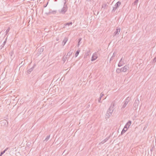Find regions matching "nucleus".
I'll return each instance as SVG.
<instances>
[{"label": "nucleus", "instance_id": "b1692460", "mask_svg": "<svg viewBox=\"0 0 156 156\" xmlns=\"http://www.w3.org/2000/svg\"><path fill=\"white\" fill-rule=\"evenodd\" d=\"M116 72L117 73H119L120 72H122L121 70V69L118 68L116 70Z\"/></svg>", "mask_w": 156, "mask_h": 156}, {"label": "nucleus", "instance_id": "a18cd8bd", "mask_svg": "<svg viewBox=\"0 0 156 156\" xmlns=\"http://www.w3.org/2000/svg\"><path fill=\"white\" fill-rule=\"evenodd\" d=\"M58 39L57 38V41H58Z\"/></svg>", "mask_w": 156, "mask_h": 156}, {"label": "nucleus", "instance_id": "ea45409f", "mask_svg": "<svg viewBox=\"0 0 156 156\" xmlns=\"http://www.w3.org/2000/svg\"><path fill=\"white\" fill-rule=\"evenodd\" d=\"M6 42V41H4V42L3 43V46H2V47H3L4 46V45L5 44Z\"/></svg>", "mask_w": 156, "mask_h": 156}, {"label": "nucleus", "instance_id": "f704fd0d", "mask_svg": "<svg viewBox=\"0 0 156 156\" xmlns=\"http://www.w3.org/2000/svg\"><path fill=\"white\" fill-rule=\"evenodd\" d=\"M70 55H69L68 54L66 55V58H69L70 57Z\"/></svg>", "mask_w": 156, "mask_h": 156}, {"label": "nucleus", "instance_id": "f8f14e48", "mask_svg": "<svg viewBox=\"0 0 156 156\" xmlns=\"http://www.w3.org/2000/svg\"><path fill=\"white\" fill-rule=\"evenodd\" d=\"M127 130V128H125V127L124 126V128L123 129L122 131L121 132V134H122L123 133H125L126 132V131Z\"/></svg>", "mask_w": 156, "mask_h": 156}, {"label": "nucleus", "instance_id": "ddd939ff", "mask_svg": "<svg viewBox=\"0 0 156 156\" xmlns=\"http://www.w3.org/2000/svg\"><path fill=\"white\" fill-rule=\"evenodd\" d=\"M34 68V67L33 66L31 68H30L29 69H28L27 71V73L29 74H30L33 71Z\"/></svg>", "mask_w": 156, "mask_h": 156}, {"label": "nucleus", "instance_id": "9d476101", "mask_svg": "<svg viewBox=\"0 0 156 156\" xmlns=\"http://www.w3.org/2000/svg\"><path fill=\"white\" fill-rule=\"evenodd\" d=\"M49 12L50 14H55L57 12V11L56 10H52L51 9H50L49 10Z\"/></svg>", "mask_w": 156, "mask_h": 156}, {"label": "nucleus", "instance_id": "a19ab883", "mask_svg": "<svg viewBox=\"0 0 156 156\" xmlns=\"http://www.w3.org/2000/svg\"><path fill=\"white\" fill-rule=\"evenodd\" d=\"M81 38H79L78 39L79 41L80 42V41H81Z\"/></svg>", "mask_w": 156, "mask_h": 156}, {"label": "nucleus", "instance_id": "c756f323", "mask_svg": "<svg viewBox=\"0 0 156 156\" xmlns=\"http://www.w3.org/2000/svg\"><path fill=\"white\" fill-rule=\"evenodd\" d=\"M138 1H135L134 3H133V4H134V5H137Z\"/></svg>", "mask_w": 156, "mask_h": 156}, {"label": "nucleus", "instance_id": "1a4fd4ad", "mask_svg": "<svg viewBox=\"0 0 156 156\" xmlns=\"http://www.w3.org/2000/svg\"><path fill=\"white\" fill-rule=\"evenodd\" d=\"M123 105H122V106L121 108V110L125 108L126 106L128 104L127 103H126V102L124 101L122 103Z\"/></svg>", "mask_w": 156, "mask_h": 156}, {"label": "nucleus", "instance_id": "a878e982", "mask_svg": "<svg viewBox=\"0 0 156 156\" xmlns=\"http://www.w3.org/2000/svg\"><path fill=\"white\" fill-rule=\"evenodd\" d=\"M123 65V64L122 63H121V61H120L119 63L118 64V66L119 67H121Z\"/></svg>", "mask_w": 156, "mask_h": 156}, {"label": "nucleus", "instance_id": "aec40b11", "mask_svg": "<svg viewBox=\"0 0 156 156\" xmlns=\"http://www.w3.org/2000/svg\"><path fill=\"white\" fill-rule=\"evenodd\" d=\"M44 51V48H41L39 50L38 52L39 53V54H41V52H42Z\"/></svg>", "mask_w": 156, "mask_h": 156}, {"label": "nucleus", "instance_id": "c85d7f7f", "mask_svg": "<svg viewBox=\"0 0 156 156\" xmlns=\"http://www.w3.org/2000/svg\"><path fill=\"white\" fill-rule=\"evenodd\" d=\"M114 53H113V55L111 57V58L110 59V61L111 60H112L114 59V57H115V56L114 55Z\"/></svg>", "mask_w": 156, "mask_h": 156}, {"label": "nucleus", "instance_id": "a211bd4d", "mask_svg": "<svg viewBox=\"0 0 156 156\" xmlns=\"http://www.w3.org/2000/svg\"><path fill=\"white\" fill-rule=\"evenodd\" d=\"M8 148H6L1 153L0 156H2L3 154L5 152L8 150Z\"/></svg>", "mask_w": 156, "mask_h": 156}, {"label": "nucleus", "instance_id": "dca6fc26", "mask_svg": "<svg viewBox=\"0 0 156 156\" xmlns=\"http://www.w3.org/2000/svg\"><path fill=\"white\" fill-rule=\"evenodd\" d=\"M108 3H103L102 5V8L105 9L106 6H108Z\"/></svg>", "mask_w": 156, "mask_h": 156}, {"label": "nucleus", "instance_id": "393cba45", "mask_svg": "<svg viewBox=\"0 0 156 156\" xmlns=\"http://www.w3.org/2000/svg\"><path fill=\"white\" fill-rule=\"evenodd\" d=\"M73 53V51L72 50H70V51L68 52L67 54L69 55L70 56Z\"/></svg>", "mask_w": 156, "mask_h": 156}, {"label": "nucleus", "instance_id": "39448f33", "mask_svg": "<svg viewBox=\"0 0 156 156\" xmlns=\"http://www.w3.org/2000/svg\"><path fill=\"white\" fill-rule=\"evenodd\" d=\"M120 31V28H117L116 31L114 32L113 34V36L118 35Z\"/></svg>", "mask_w": 156, "mask_h": 156}, {"label": "nucleus", "instance_id": "cd10ccee", "mask_svg": "<svg viewBox=\"0 0 156 156\" xmlns=\"http://www.w3.org/2000/svg\"><path fill=\"white\" fill-rule=\"evenodd\" d=\"M1 122H2V123H3L5 125L6 123H7L8 124L6 120H4L3 121H2Z\"/></svg>", "mask_w": 156, "mask_h": 156}, {"label": "nucleus", "instance_id": "4be33fe9", "mask_svg": "<svg viewBox=\"0 0 156 156\" xmlns=\"http://www.w3.org/2000/svg\"><path fill=\"white\" fill-rule=\"evenodd\" d=\"M73 23L72 22H69V23H65L64 24V25L65 26H66L67 25L69 26V25H72Z\"/></svg>", "mask_w": 156, "mask_h": 156}, {"label": "nucleus", "instance_id": "58836bf2", "mask_svg": "<svg viewBox=\"0 0 156 156\" xmlns=\"http://www.w3.org/2000/svg\"><path fill=\"white\" fill-rule=\"evenodd\" d=\"M63 60L64 61V62L67 59V58H66V57H63Z\"/></svg>", "mask_w": 156, "mask_h": 156}, {"label": "nucleus", "instance_id": "7ed1b4c3", "mask_svg": "<svg viewBox=\"0 0 156 156\" xmlns=\"http://www.w3.org/2000/svg\"><path fill=\"white\" fill-rule=\"evenodd\" d=\"M129 67L127 66H125L121 68V70L122 72H126L127 70H128L129 69Z\"/></svg>", "mask_w": 156, "mask_h": 156}, {"label": "nucleus", "instance_id": "2f4dec72", "mask_svg": "<svg viewBox=\"0 0 156 156\" xmlns=\"http://www.w3.org/2000/svg\"><path fill=\"white\" fill-rule=\"evenodd\" d=\"M117 8H116L115 7H113V9L112 10V12H113V11H115L116 9H117Z\"/></svg>", "mask_w": 156, "mask_h": 156}, {"label": "nucleus", "instance_id": "20e7f679", "mask_svg": "<svg viewBox=\"0 0 156 156\" xmlns=\"http://www.w3.org/2000/svg\"><path fill=\"white\" fill-rule=\"evenodd\" d=\"M67 10V9L66 6L64 5L63 8L62 9L61 11L60 12V13L64 14Z\"/></svg>", "mask_w": 156, "mask_h": 156}, {"label": "nucleus", "instance_id": "9b49d317", "mask_svg": "<svg viewBox=\"0 0 156 156\" xmlns=\"http://www.w3.org/2000/svg\"><path fill=\"white\" fill-rule=\"evenodd\" d=\"M121 4V3L119 1H118L115 4V7L117 8Z\"/></svg>", "mask_w": 156, "mask_h": 156}, {"label": "nucleus", "instance_id": "6e6552de", "mask_svg": "<svg viewBox=\"0 0 156 156\" xmlns=\"http://www.w3.org/2000/svg\"><path fill=\"white\" fill-rule=\"evenodd\" d=\"M68 40V38L67 37H65L64 40L62 42V44L64 46L65 44L66 43Z\"/></svg>", "mask_w": 156, "mask_h": 156}, {"label": "nucleus", "instance_id": "c03bdc74", "mask_svg": "<svg viewBox=\"0 0 156 156\" xmlns=\"http://www.w3.org/2000/svg\"><path fill=\"white\" fill-rule=\"evenodd\" d=\"M66 26H65V25H64V26L63 27V28H66Z\"/></svg>", "mask_w": 156, "mask_h": 156}, {"label": "nucleus", "instance_id": "7c9ffc66", "mask_svg": "<svg viewBox=\"0 0 156 156\" xmlns=\"http://www.w3.org/2000/svg\"><path fill=\"white\" fill-rule=\"evenodd\" d=\"M102 98L101 97H100L99 99H98V102L99 103H101L102 102L101 101V98Z\"/></svg>", "mask_w": 156, "mask_h": 156}, {"label": "nucleus", "instance_id": "37998d69", "mask_svg": "<svg viewBox=\"0 0 156 156\" xmlns=\"http://www.w3.org/2000/svg\"><path fill=\"white\" fill-rule=\"evenodd\" d=\"M80 42L79 41L78 43V46H79L80 45Z\"/></svg>", "mask_w": 156, "mask_h": 156}, {"label": "nucleus", "instance_id": "c9c22d12", "mask_svg": "<svg viewBox=\"0 0 156 156\" xmlns=\"http://www.w3.org/2000/svg\"><path fill=\"white\" fill-rule=\"evenodd\" d=\"M48 2H47V4L46 5H44V8L46 7L47 6V5H48Z\"/></svg>", "mask_w": 156, "mask_h": 156}, {"label": "nucleus", "instance_id": "4468645a", "mask_svg": "<svg viewBox=\"0 0 156 156\" xmlns=\"http://www.w3.org/2000/svg\"><path fill=\"white\" fill-rule=\"evenodd\" d=\"M107 112H109V113H110V115H112V114L113 112V111L111 108H109L108 109Z\"/></svg>", "mask_w": 156, "mask_h": 156}, {"label": "nucleus", "instance_id": "49530a36", "mask_svg": "<svg viewBox=\"0 0 156 156\" xmlns=\"http://www.w3.org/2000/svg\"><path fill=\"white\" fill-rule=\"evenodd\" d=\"M66 3V2H64V3L65 4V3Z\"/></svg>", "mask_w": 156, "mask_h": 156}, {"label": "nucleus", "instance_id": "72a5a7b5", "mask_svg": "<svg viewBox=\"0 0 156 156\" xmlns=\"http://www.w3.org/2000/svg\"><path fill=\"white\" fill-rule=\"evenodd\" d=\"M153 62H156V56L154 58L153 60Z\"/></svg>", "mask_w": 156, "mask_h": 156}, {"label": "nucleus", "instance_id": "f3484780", "mask_svg": "<svg viewBox=\"0 0 156 156\" xmlns=\"http://www.w3.org/2000/svg\"><path fill=\"white\" fill-rule=\"evenodd\" d=\"M130 98L129 97H128L124 101L128 103L130 101Z\"/></svg>", "mask_w": 156, "mask_h": 156}, {"label": "nucleus", "instance_id": "79ce46f5", "mask_svg": "<svg viewBox=\"0 0 156 156\" xmlns=\"http://www.w3.org/2000/svg\"><path fill=\"white\" fill-rule=\"evenodd\" d=\"M21 64H22V66L24 64V63L23 62V61L21 62Z\"/></svg>", "mask_w": 156, "mask_h": 156}, {"label": "nucleus", "instance_id": "de8ad7c7", "mask_svg": "<svg viewBox=\"0 0 156 156\" xmlns=\"http://www.w3.org/2000/svg\"><path fill=\"white\" fill-rule=\"evenodd\" d=\"M106 98V97L104 99H105Z\"/></svg>", "mask_w": 156, "mask_h": 156}, {"label": "nucleus", "instance_id": "6ab92c4d", "mask_svg": "<svg viewBox=\"0 0 156 156\" xmlns=\"http://www.w3.org/2000/svg\"><path fill=\"white\" fill-rule=\"evenodd\" d=\"M111 115H110V113H109V112H107L106 114V117H107L108 118H109Z\"/></svg>", "mask_w": 156, "mask_h": 156}, {"label": "nucleus", "instance_id": "0eeeda50", "mask_svg": "<svg viewBox=\"0 0 156 156\" xmlns=\"http://www.w3.org/2000/svg\"><path fill=\"white\" fill-rule=\"evenodd\" d=\"M115 101H113L111 103V105L110 107L109 108L112 109L113 111L115 109L114 106H115Z\"/></svg>", "mask_w": 156, "mask_h": 156}, {"label": "nucleus", "instance_id": "473e14b6", "mask_svg": "<svg viewBox=\"0 0 156 156\" xmlns=\"http://www.w3.org/2000/svg\"><path fill=\"white\" fill-rule=\"evenodd\" d=\"M104 95V94L102 93L101 94L100 97L102 98Z\"/></svg>", "mask_w": 156, "mask_h": 156}, {"label": "nucleus", "instance_id": "bb28decb", "mask_svg": "<svg viewBox=\"0 0 156 156\" xmlns=\"http://www.w3.org/2000/svg\"><path fill=\"white\" fill-rule=\"evenodd\" d=\"M10 30V28L9 27L8 28V29L6 30V34H7L9 32Z\"/></svg>", "mask_w": 156, "mask_h": 156}, {"label": "nucleus", "instance_id": "2eb2a0df", "mask_svg": "<svg viewBox=\"0 0 156 156\" xmlns=\"http://www.w3.org/2000/svg\"><path fill=\"white\" fill-rule=\"evenodd\" d=\"M109 139V137H107L104 139V140H102L100 143H101L102 144H103L105 142L107 141V140H108Z\"/></svg>", "mask_w": 156, "mask_h": 156}, {"label": "nucleus", "instance_id": "423d86ee", "mask_svg": "<svg viewBox=\"0 0 156 156\" xmlns=\"http://www.w3.org/2000/svg\"><path fill=\"white\" fill-rule=\"evenodd\" d=\"M132 122L131 121L129 120L128 122L126 124L125 126V128H127V129L129 127L131 124Z\"/></svg>", "mask_w": 156, "mask_h": 156}, {"label": "nucleus", "instance_id": "f03ea898", "mask_svg": "<svg viewBox=\"0 0 156 156\" xmlns=\"http://www.w3.org/2000/svg\"><path fill=\"white\" fill-rule=\"evenodd\" d=\"M98 57V54L97 52H95L93 54L91 59L92 61H93L95 60Z\"/></svg>", "mask_w": 156, "mask_h": 156}, {"label": "nucleus", "instance_id": "e433bc0d", "mask_svg": "<svg viewBox=\"0 0 156 156\" xmlns=\"http://www.w3.org/2000/svg\"><path fill=\"white\" fill-rule=\"evenodd\" d=\"M45 14L47 15V16H48L49 15H50V13H49V12H46L45 13Z\"/></svg>", "mask_w": 156, "mask_h": 156}, {"label": "nucleus", "instance_id": "f257e3e1", "mask_svg": "<svg viewBox=\"0 0 156 156\" xmlns=\"http://www.w3.org/2000/svg\"><path fill=\"white\" fill-rule=\"evenodd\" d=\"M139 103V100L137 99L135 100V102L133 105V109L134 110H136L137 109Z\"/></svg>", "mask_w": 156, "mask_h": 156}, {"label": "nucleus", "instance_id": "4c0bfd02", "mask_svg": "<svg viewBox=\"0 0 156 156\" xmlns=\"http://www.w3.org/2000/svg\"><path fill=\"white\" fill-rule=\"evenodd\" d=\"M122 58L121 60H120V61H121V63H122L123 64V65L124 64V62L123 61H122Z\"/></svg>", "mask_w": 156, "mask_h": 156}, {"label": "nucleus", "instance_id": "412c9836", "mask_svg": "<svg viewBox=\"0 0 156 156\" xmlns=\"http://www.w3.org/2000/svg\"><path fill=\"white\" fill-rule=\"evenodd\" d=\"M50 135H49V136H47L45 139L44 140V141H47L49 139L50 137Z\"/></svg>", "mask_w": 156, "mask_h": 156}, {"label": "nucleus", "instance_id": "5701e85b", "mask_svg": "<svg viewBox=\"0 0 156 156\" xmlns=\"http://www.w3.org/2000/svg\"><path fill=\"white\" fill-rule=\"evenodd\" d=\"M80 52V50H77L76 53H75V57H77V56H78V55L79 52Z\"/></svg>", "mask_w": 156, "mask_h": 156}]
</instances>
